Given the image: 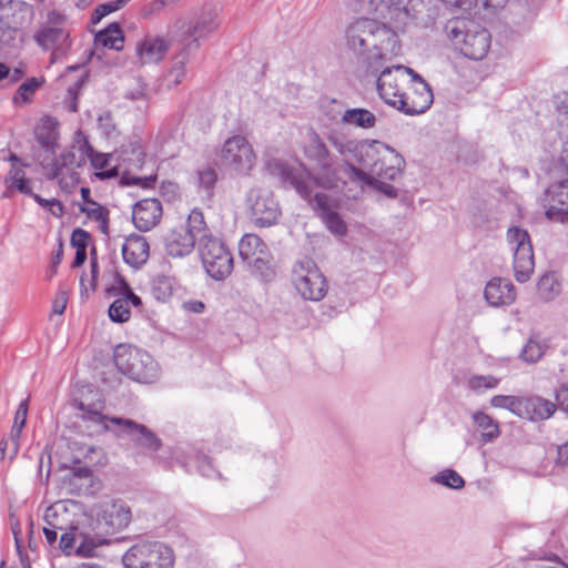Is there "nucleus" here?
Returning <instances> with one entry per match:
<instances>
[{"label": "nucleus", "mask_w": 568, "mask_h": 568, "mask_svg": "<svg viewBox=\"0 0 568 568\" xmlns=\"http://www.w3.org/2000/svg\"><path fill=\"white\" fill-rule=\"evenodd\" d=\"M556 405L542 397H524L523 416L530 420H544L554 415Z\"/></svg>", "instance_id": "393cba45"}, {"label": "nucleus", "mask_w": 568, "mask_h": 568, "mask_svg": "<svg viewBox=\"0 0 568 568\" xmlns=\"http://www.w3.org/2000/svg\"><path fill=\"white\" fill-rule=\"evenodd\" d=\"M138 348L128 345H118L114 349L113 359L116 368L124 375L129 374L131 363L134 362V356Z\"/></svg>", "instance_id": "f704fd0d"}, {"label": "nucleus", "mask_w": 568, "mask_h": 568, "mask_svg": "<svg viewBox=\"0 0 568 568\" xmlns=\"http://www.w3.org/2000/svg\"><path fill=\"white\" fill-rule=\"evenodd\" d=\"M34 201L44 209H50V206H57V211H53V215L55 217H61L64 213V207L62 203L57 199L47 200L41 197L39 194H31Z\"/></svg>", "instance_id": "864d4df0"}, {"label": "nucleus", "mask_w": 568, "mask_h": 568, "mask_svg": "<svg viewBox=\"0 0 568 568\" xmlns=\"http://www.w3.org/2000/svg\"><path fill=\"white\" fill-rule=\"evenodd\" d=\"M83 148H84V156L90 159L91 164L95 169L101 170L106 166L109 159L105 154L94 152L93 148L88 142L83 143Z\"/></svg>", "instance_id": "3c124183"}, {"label": "nucleus", "mask_w": 568, "mask_h": 568, "mask_svg": "<svg viewBox=\"0 0 568 568\" xmlns=\"http://www.w3.org/2000/svg\"><path fill=\"white\" fill-rule=\"evenodd\" d=\"M221 156L225 165L240 173H247L256 160L252 145L242 135L227 139L223 145Z\"/></svg>", "instance_id": "ddd939ff"}, {"label": "nucleus", "mask_w": 568, "mask_h": 568, "mask_svg": "<svg viewBox=\"0 0 568 568\" xmlns=\"http://www.w3.org/2000/svg\"><path fill=\"white\" fill-rule=\"evenodd\" d=\"M91 475H92V471L89 467H80L70 473L69 481H70V484H72V481L78 480V479H88L91 477Z\"/></svg>", "instance_id": "69168bd1"}, {"label": "nucleus", "mask_w": 568, "mask_h": 568, "mask_svg": "<svg viewBox=\"0 0 568 568\" xmlns=\"http://www.w3.org/2000/svg\"><path fill=\"white\" fill-rule=\"evenodd\" d=\"M376 121V115L373 112L362 108L347 109L341 118V122L345 125H354L366 130L373 129Z\"/></svg>", "instance_id": "a878e982"}, {"label": "nucleus", "mask_w": 568, "mask_h": 568, "mask_svg": "<svg viewBox=\"0 0 568 568\" xmlns=\"http://www.w3.org/2000/svg\"><path fill=\"white\" fill-rule=\"evenodd\" d=\"M41 85V81L37 78H30L26 82H23L17 90L14 95V101L19 98L22 99L23 102H29L34 94L36 90Z\"/></svg>", "instance_id": "a18cd8bd"}, {"label": "nucleus", "mask_w": 568, "mask_h": 568, "mask_svg": "<svg viewBox=\"0 0 568 568\" xmlns=\"http://www.w3.org/2000/svg\"><path fill=\"white\" fill-rule=\"evenodd\" d=\"M199 253L206 273L214 280L227 277L233 270V256L226 245L217 237L207 233L199 240Z\"/></svg>", "instance_id": "1a4fd4ad"}, {"label": "nucleus", "mask_w": 568, "mask_h": 568, "mask_svg": "<svg viewBox=\"0 0 568 568\" xmlns=\"http://www.w3.org/2000/svg\"><path fill=\"white\" fill-rule=\"evenodd\" d=\"M556 400L564 412L568 413V383L556 390Z\"/></svg>", "instance_id": "13d9d810"}, {"label": "nucleus", "mask_w": 568, "mask_h": 568, "mask_svg": "<svg viewBox=\"0 0 568 568\" xmlns=\"http://www.w3.org/2000/svg\"><path fill=\"white\" fill-rule=\"evenodd\" d=\"M453 45L462 54L473 60H481L490 47V34L479 24L463 19L449 20L445 27Z\"/></svg>", "instance_id": "39448f33"}, {"label": "nucleus", "mask_w": 568, "mask_h": 568, "mask_svg": "<svg viewBox=\"0 0 568 568\" xmlns=\"http://www.w3.org/2000/svg\"><path fill=\"white\" fill-rule=\"evenodd\" d=\"M508 240L511 244H515V277L518 282L524 283L529 280L535 266L529 234L523 229L511 227L508 231Z\"/></svg>", "instance_id": "f8f14e48"}, {"label": "nucleus", "mask_w": 568, "mask_h": 568, "mask_svg": "<svg viewBox=\"0 0 568 568\" xmlns=\"http://www.w3.org/2000/svg\"><path fill=\"white\" fill-rule=\"evenodd\" d=\"M109 316L115 323H124L130 320L131 311L128 298H118L109 307Z\"/></svg>", "instance_id": "58836bf2"}, {"label": "nucleus", "mask_w": 568, "mask_h": 568, "mask_svg": "<svg viewBox=\"0 0 568 568\" xmlns=\"http://www.w3.org/2000/svg\"><path fill=\"white\" fill-rule=\"evenodd\" d=\"M152 293L158 301H166L172 295V286L166 277H159L154 281Z\"/></svg>", "instance_id": "49530a36"}, {"label": "nucleus", "mask_w": 568, "mask_h": 568, "mask_svg": "<svg viewBox=\"0 0 568 568\" xmlns=\"http://www.w3.org/2000/svg\"><path fill=\"white\" fill-rule=\"evenodd\" d=\"M546 348L545 344L530 338L521 349L520 358L530 364L537 363L545 354Z\"/></svg>", "instance_id": "4c0bfd02"}, {"label": "nucleus", "mask_w": 568, "mask_h": 568, "mask_svg": "<svg viewBox=\"0 0 568 568\" xmlns=\"http://www.w3.org/2000/svg\"><path fill=\"white\" fill-rule=\"evenodd\" d=\"M406 84L407 77L404 75L403 65H397L394 69L385 68L377 79V91L387 104L399 109Z\"/></svg>", "instance_id": "4468645a"}, {"label": "nucleus", "mask_w": 568, "mask_h": 568, "mask_svg": "<svg viewBox=\"0 0 568 568\" xmlns=\"http://www.w3.org/2000/svg\"><path fill=\"white\" fill-rule=\"evenodd\" d=\"M75 406L79 410L83 412V419L94 423H103L105 420L115 425L116 428L112 429L104 424V429L110 430L118 438L129 437L133 445L140 449L149 453H156L162 447L160 437L143 424H139L133 419L123 417H108L85 406L82 402H77Z\"/></svg>", "instance_id": "7ed1b4c3"}, {"label": "nucleus", "mask_w": 568, "mask_h": 568, "mask_svg": "<svg viewBox=\"0 0 568 568\" xmlns=\"http://www.w3.org/2000/svg\"><path fill=\"white\" fill-rule=\"evenodd\" d=\"M121 283L123 285V297L122 298H128V304L131 303L132 305H134L136 307L141 306L142 305L141 298L132 292V290L130 288V286L123 278H121Z\"/></svg>", "instance_id": "e2e57ef3"}, {"label": "nucleus", "mask_w": 568, "mask_h": 568, "mask_svg": "<svg viewBox=\"0 0 568 568\" xmlns=\"http://www.w3.org/2000/svg\"><path fill=\"white\" fill-rule=\"evenodd\" d=\"M219 23L213 13L203 14L195 24L189 30L190 36H196L186 45L185 49L196 50L200 47L199 38H204L217 28Z\"/></svg>", "instance_id": "bb28decb"}, {"label": "nucleus", "mask_w": 568, "mask_h": 568, "mask_svg": "<svg viewBox=\"0 0 568 568\" xmlns=\"http://www.w3.org/2000/svg\"><path fill=\"white\" fill-rule=\"evenodd\" d=\"M559 168L568 173V141L562 145V150L559 156Z\"/></svg>", "instance_id": "774afa93"}, {"label": "nucleus", "mask_w": 568, "mask_h": 568, "mask_svg": "<svg viewBox=\"0 0 568 568\" xmlns=\"http://www.w3.org/2000/svg\"><path fill=\"white\" fill-rule=\"evenodd\" d=\"M27 415H28V400H23L20 403V405L16 412L14 422H13V426L11 429V438L16 445H17V440L20 438L21 432L26 425Z\"/></svg>", "instance_id": "79ce46f5"}, {"label": "nucleus", "mask_w": 568, "mask_h": 568, "mask_svg": "<svg viewBox=\"0 0 568 568\" xmlns=\"http://www.w3.org/2000/svg\"><path fill=\"white\" fill-rule=\"evenodd\" d=\"M346 47L366 71L375 73L400 52L397 32L386 23L362 18L346 29Z\"/></svg>", "instance_id": "f257e3e1"}, {"label": "nucleus", "mask_w": 568, "mask_h": 568, "mask_svg": "<svg viewBox=\"0 0 568 568\" xmlns=\"http://www.w3.org/2000/svg\"><path fill=\"white\" fill-rule=\"evenodd\" d=\"M557 122L561 140L568 141V94L557 103Z\"/></svg>", "instance_id": "a19ab883"}, {"label": "nucleus", "mask_w": 568, "mask_h": 568, "mask_svg": "<svg viewBox=\"0 0 568 568\" xmlns=\"http://www.w3.org/2000/svg\"><path fill=\"white\" fill-rule=\"evenodd\" d=\"M89 241H90V234L87 231H84L82 229H75L72 232L71 244L77 250H87Z\"/></svg>", "instance_id": "5fc2aeb1"}, {"label": "nucleus", "mask_w": 568, "mask_h": 568, "mask_svg": "<svg viewBox=\"0 0 568 568\" xmlns=\"http://www.w3.org/2000/svg\"><path fill=\"white\" fill-rule=\"evenodd\" d=\"M490 405L496 408H506L513 414L521 417L524 397L508 396V395H496L491 397Z\"/></svg>", "instance_id": "e433bc0d"}, {"label": "nucleus", "mask_w": 568, "mask_h": 568, "mask_svg": "<svg viewBox=\"0 0 568 568\" xmlns=\"http://www.w3.org/2000/svg\"><path fill=\"white\" fill-rule=\"evenodd\" d=\"M206 231L204 215L199 210H193L185 224L173 229L164 240V247L168 255L183 257L189 255L195 245L196 239Z\"/></svg>", "instance_id": "6e6552de"}, {"label": "nucleus", "mask_w": 568, "mask_h": 568, "mask_svg": "<svg viewBox=\"0 0 568 568\" xmlns=\"http://www.w3.org/2000/svg\"><path fill=\"white\" fill-rule=\"evenodd\" d=\"M538 295L544 301L554 300L560 292V283L555 274L547 273L540 277L537 284Z\"/></svg>", "instance_id": "72a5a7b5"}, {"label": "nucleus", "mask_w": 568, "mask_h": 568, "mask_svg": "<svg viewBox=\"0 0 568 568\" xmlns=\"http://www.w3.org/2000/svg\"><path fill=\"white\" fill-rule=\"evenodd\" d=\"M251 216L257 226L266 227L276 223L281 212L273 195L261 189H252L248 193Z\"/></svg>", "instance_id": "2eb2a0df"}, {"label": "nucleus", "mask_w": 568, "mask_h": 568, "mask_svg": "<svg viewBox=\"0 0 568 568\" xmlns=\"http://www.w3.org/2000/svg\"><path fill=\"white\" fill-rule=\"evenodd\" d=\"M124 568H172L174 554L160 541L140 540L122 556Z\"/></svg>", "instance_id": "0eeeda50"}, {"label": "nucleus", "mask_w": 568, "mask_h": 568, "mask_svg": "<svg viewBox=\"0 0 568 568\" xmlns=\"http://www.w3.org/2000/svg\"><path fill=\"white\" fill-rule=\"evenodd\" d=\"M265 251L266 244L255 234L244 235L239 243V253L243 261L264 254Z\"/></svg>", "instance_id": "473e14b6"}, {"label": "nucleus", "mask_w": 568, "mask_h": 568, "mask_svg": "<svg viewBox=\"0 0 568 568\" xmlns=\"http://www.w3.org/2000/svg\"><path fill=\"white\" fill-rule=\"evenodd\" d=\"M326 140L343 158L353 154L363 169L369 170V175H374V169L381 162V159L388 160L390 163L395 162L392 148L377 140H351L336 131H331Z\"/></svg>", "instance_id": "20e7f679"}, {"label": "nucleus", "mask_w": 568, "mask_h": 568, "mask_svg": "<svg viewBox=\"0 0 568 568\" xmlns=\"http://www.w3.org/2000/svg\"><path fill=\"white\" fill-rule=\"evenodd\" d=\"M435 480L453 489H462L465 486V480L463 477L453 469H447L439 473L435 477Z\"/></svg>", "instance_id": "37998d69"}, {"label": "nucleus", "mask_w": 568, "mask_h": 568, "mask_svg": "<svg viewBox=\"0 0 568 568\" xmlns=\"http://www.w3.org/2000/svg\"><path fill=\"white\" fill-rule=\"evenodd\" d=\"M556 462L558 465L568 466V442L558 447Z\"/></svg>", "instance_id": "338daca9"}, {"label": "nucleus", "mask_w": 568, "mask_h": 568, "mask_svg": "<svg viewBox=\"0 0 568 568\" xmlns=\"http://www.w3.org/2000/svg\"><path fill=\"white\" fill-rule=\"evenodd\" d=\"M545 203L548 205L546 215L556 222L568 221V179L554 182L545 193Z\"/></svg>", "instance_id": "f3484780"}, {"label": "nucleus", "mask_w": 568, "mask_h": 568, "mask_svg": "<svg viewBox=\"0 0 568 568\" xmlns=\"http://www.w3.org/2000/svg\"><path fill=\"white\" fill-rule=\"evenodd\" d=\"M124 36L118 23H111L95 36V43L116 51L123 48Z\"/></svg>", "instance_id": "2f4dec72"}, {"label": "nucleus", "mask_w": 568, "mask_h": 568, "mask_svg": "<svg viewBox=\"0 0 568 568\" xmlns=\"http://www.w3.org/2000/svg\"><path fill=\"white\" fill-rule=\"evenodd\" d=\"M399 109L406 114H419L425 112L433 103V92L426 82H422V87L405 92L402 98Z\"/></svg>", "instance_id": "412c9836"}, {"label": "nucleus", "mask_w": 568, "mask_h": 568, "mask_svg": "<svg viewBox=\"0 0 568 568\" xmlns=\"http://www.w3.org/2000/svg\"><path fill=\"white\" fill-rule=\"evenodd\" d=\"M68 38L69 33L65 29L60 27H47L36 36V41L45 50L53 48L62 49Z\"/></svg>", "instance_id": "cd10ccee"}, {"label": "nucleus", "mask_w": 568, "mask_h": 568, "mask_svg": "<svg viewBox=\"0 0 568 568\" xmlns=\"http://www.w3.org/2000/svg\"><path fill=\"white\" fill-rule=\"evenodd\" d=\"M484 295L489 305L498 307L511 304L516 290L510 281L495 277L487 283Z\"/></svg>", "instance_id": "aec40b11"}, {"label": "nucleus", "mask_w": 568, "mask_h": 568, "mask_svg": "<svg viewBox=\"0 0 568 568\" xmlns=\"http://www.w3.org/2000/svg\"><path fill=\"white\" fill-rule=\"evenodd\" d=\"M74 541L75 538L72 532H64L60 538V549L65 554H70L74 548Z\"/></svg>", "instance_id": "bf43d9fd"}, {"label": "nucleus", "mask_w": 568, "mask_h": 568, "mask_svg": "<svg viewBox=\"0 0 568 568\" xmlns=\"http://www.w3.org/2000/svg\"><path fill=\"white\" fill-rule=\"evenodd\" d=\"M170 48V42L159 37H146L138 47V55L142 64L160 62Z\"/></svg>", "instance_id": "b1692460"}, {"label": "nucleus", "mask_w": 568, "mask_h": 568, "mask_svg": "<svg viewBox=\"0 0 568 568\" xmlns=\"http://www.w3.org/2000/svg\"><path fill=\"white\" fill-rule=\"evenodd\" d=\"M367 175L372 180V182L371 183L364 182L365 184L372 185V186L378 189L381 192H383L388 197L397 196V190L393 185L385 183L383 181H379L378 179L374 178L373 175H369L368 173H367Z\"/></svg>", "instance_id": "6e6d98bb"}, {"label": "nucleus", "mask_w": 568, "mask_h": 568, "mask_svg": "<svg viewBox=\"0 0 568 568\" xmlns=\"http://www.w3.org/2000/svg\"><path fill=\"white\" fill-rule=\"evenodd\" d=\"M57 124L58 123L54 119L45 118L36 128V139L40 143V145L47 151H54V146L57 144L58 139Z\"/></svg>", "instance_id": "c85d7f7f"}, {"label": "nucleus", "mask_w": 568, "mask_h": 568, "mask_svg": "<svg viewBox=\"0 0 568 568\" xmlns=\"http://www.w3.org/2000/svg\"><path fill=\"white\" fill-rule=\"evenodd\" d=\"M392 155L395 156V162L390 163L388 160L381 159V162L374 169V175L384 180H395L403 171L405 165L404 158L392 148Z\"/></svg>", "instance_id": "c756f323"}, {"label": "nucleus", "mask_w": 568, "mask_h": 568, "mask_svg": "<svg viewBox=\"0 0 568 568\" xmlns=\"http://www.w3.org/2000/svg\"><path fill=\"white\" fill-rule=\"evenodd\" d=\"M82 212H84L90 219H93L95 221L103 220L109 215L108 209L100 205L97 202H89V204L83 205L80 207Z\"/></svg>", "instance_id": "603ef678"}, {"label": "nucleus", "mask_w": 568, "mask_h": 568, "mask_svg": "<svg viewBox=\"0 0 568 568\" xmlns=\"http://www.w3.org/2000/svg\"><path fill=\"white\" fill-rule=\"evenodd\" d=\"M282 173L285 180L296 190V192L308 201L311 206L320 212V216L326 227L335 235L343 236L347 232L346 223L339 214L333 209L331 197L325 193H316L312 196L311 186L290 168L283 166Z\"/></svg>", "instance_id": "423d86ee"}, {"label": "nucleus", "mask_w": 568, "mask_h": 568, "mask_svg": "<svg viewBox=\"0 0 568 568\" xmlns=\"http://www.w3.org/2000/svg\"><path fill=\"white\" fill-rule=\"evenodd\" d=\"M97 544L92 540H83L75 549L77 555L83 557H92L94 555V549Z\"/></svg>", "instance_id": "680f3d73"}, {"label": "nucleus", "mask_w": 568, "mask_h": 568, "mask_svg": "<svg viewBox=\"0 0 568 568\" xmlns=\"http://www.w3.org/2000/svg\"><path fill=\"white\" fill-rule=\"evenodd\" d=\"M90 265H91L90 286H91L92 291H95V288H97V278H98V274H99V265H98V261H97L95 248H93L91 251Z\"/></svg>", "instance_id": "052dcab7"}, {"label": "nucleus", "mask_w": 568, "mask_h": 568, "mask_svg": "<svg viewBox=\"0 0 568 568\" xmlns=\"http://www.w3.org/2000/svg\"><path fill=\"white\" fill-rule=\"evenodd\" d=\"M190 49H183L176 57L175 62L170 69L166 80L168 87H176L179 85L185 78V62L187 60V51Z\"/></svg>", "instance_id": "c9c22d12"}, {"label": "nucleus", "mask_w": 568, "mask_h": 568, "mask_svg": "<svg viewBox=\"0 0 568 568\" xmlns=\"http://www.w3.org/2000/svg\"><path fill=\"white\" fill-rule=\"evenodd\" d=\"M128 376L140 383H152L158 377V365L148 353L138 349Z\"/></svg>", "instance_id": "5701e85b"}, {"label": "nucleus", "mask_w": 568, "mask_h": 568, "mask_svg": "<svg viewBox=\"0 0 568 568\" xmlns=\"http://www.w3.org/2000/svg\"><path fill=\"white\" fill-rule=\"evenodd\" d=\"M131 520V508L121 499L108 500L99 506L98 521L106 532L123 530Z\"/></svg>", "instance_id": "dca6fc26"}, {"label": "nucleus", "mask_w": 568, "mask_h": 568, "mask_svg": "<svg viewBox=\"0 0 568 568\" xmlns=\"http://www.w3.org/2000/svg\"><path fill=\"white\" fill-rule=\"evenodd\" d=\"M85 82V77L78 79L72 85L69 87L67 98L64 100L65 108L70 112L78 111V97Z\"/></svg>", "instance_id": "c03bdc74"}, {"label": "nucleus", "mask_w": 568, "mask_h": 568, "mask_svg": "<svg viewBox=\"0 0 568 568\" xmlns=\"http://www.w3.org/2000/svg\"><path fill=\"white\" fill-rule=\"evenodd\" d=\"M304 155L313 164L311 176L320 187L331 190L348 182H372L363 169L354 166L346 158L337 161L324 140L313 130L308 133Z\"/></svg>", "instance_id": "f03ea898"}, {"label": "nucleus", "mask_w": 568, "mask_h": 568, "mask_svg": "<svg viewBox=\"0 0 568 568\" xmlns=\"http://www.w3.org/2000/svg\"><path fill=\"white\" fill-rule=\"evenodd\" d=\"M200 184L205 189H211L216 182V173L212 169H205L199 174Z\"/></svg>", "instance_id": "4d7b16f0"}, {"label": "nucleus", "mask_w": 568, "mask_h": 568, "mask_svg": "<svg viewBox=\"0 0 568 568\" xmlns=\"http://www.w3.org/2000/svg\"><path fill=\"white\" fill-rule=\"evenodd\" d=\"M499 384V379L491 376H473L468 381V385L473 390H479L480 388H494Z\"/></svg>", "instance_id": "8fccbe9b"}, {"label": "nucleus", "mask_w": 568, "mask_h": 568, "mask_svg": "<svg viewBox=\"0 0 568 568\" xmlns=\"http://www.w3.org/2000/svg\"><path fill=\"white\" fill-rule=\"evenodd\" d=\"M85 163L83 145L75 148L71 146L54 159L52 162L45 164L41 162L42 168L47 171L48 179L58 180L59 185L63 190H70L79 183V173L75 168H80Z\"/></svg>", "instance_id": "9d476101"}, {"label": "nucleus", "mask_w": 568, "mask_h": 568, "mask_svg": "<svg viewBox=\"0 0 568 568\" xmlns=\"http://www.w3.org/2000/svg\"><path fill=\"white\" fill-rule=\"evenodd\" d=\"M149 243L145 237L131 234L122 245L123 260L130 266L138 268L149 258Z\"/></svg>", "instance_id": "4be33fe9"}, {"label": "nucleus", "mask_w": 568, "mask_h": 568, "mask_svg": "<svg viewBox=\"0 0 568 568\" xmlns=\"http://www.w3.org/2000/svg\"><path fill=\"white\" fill-rule=\"evenodd\" d=\"M292 283L301 296L308 301H321L327 293V282L311 258L297 261L292 270Z\"/></svg>", "instance_id": "9b49d317"}, {"label": "nucleus", "mask_w": 568, "mask_h": 568, "mask_svg": "<svg viewBox=\"0 0 568 568\" xmlns=\"http://www.w3.org/2000/svg\"><path fill=\"white\" fill-rule=\"evenodd\" d=\"M126 2L128 0H115L100 4L94 11V17L92 18V21L97 22L101 20L103 17L110 14L111 12L121 9Z\"/></svg>", "instance_id": "09e8293b"}, {"label": "nucleus", "mask_w": 568, "mask_h": 568, "mask_svg": "<svg viewBox=\"0 0 568 568\" xmlns=\"http://www.w3.org/2000/svg\"><path fill=\"white\" fill-rule=\"evenodd\" d=\"M475 425L481 430V440L490 443L500 435L499 424L491 416L484 412H476L473 415Z\"/></svg>", "instance_id": "7c9ffc66"}, {"label": "nucleus", "mask_w": 568, "mask_h": 568, "mask_svg": "<svg viewBox=\"0 0 568 568\" xmlns=\"http://www.w3.org/2000/svg\"><path fill=\"white\" fill-rule=\"evenodd\" d=\"M17 191L19 193L31 195L32 189H31V180L27 176L18 179L13 183L7 185V190L3 193V197H10L12 193Z\"/></svg>", "instance_id": "de8ad7c7"}, {"label": "nucleus", "mask_w": 568, "mask_h": 568, "mask_svg": "<svg viewBox=\"0 0 568 568\" xmlns=\"http://www.w3.org/2000/svg\"><path fill=\"white\" fill-rule=\"evenodd\" d=\"M374 6L375 11L383 19L388 20L394 24V28L399 29L407 23L409 11L408 4L412 0H369Z\"/></svg>", "instance_id": "6ab92c4d"}, {"label": "nucleus", "mask_w": 568, "mask_h": 568, "mask_svg": "<svg viewBox=\"0 0 568 568\" xmlns=\"http://www.w3.org/2000/svg\"><path fill=\"white\" fill-rule=\"evenodd\" d=\"M24 176H26V173L22 170V168H19L17 165L12 164L10 171L8 172V174H7L6 179H4L6 186L11 184V183H13L18 179H21V178H24Z\"/></svg>", "instance_id": "0e129e2a"}, {"label": "nucleus", "mask_w": 568, "mask_h": 568, "mask_svg": "<svg viewBox=\"0 0 568 568\" xmlns=\"http://www.w3.org/2000/svg\"><path fill=\"white\" fill-rule=\"evenodd\" d=\"M162 217V205L158 199H143L136 202L132 210V221L142 232L152 230Z\"/></svg>", "instance_id": "a211bd4d"}, {"label": "nucleus", "mask_w": 568, "mask_h": 568, "mask_svg": "<svg viewBox=\"0 0 568 568\" xmlns=\"http://www.w3.org/2000/svg\"><path fill=\"white\" fill-rule=\"evenodd\" d=\"M246 262L252 267L253 272L261 276L263 280H270L274 275V272L270 265V260L266 256V252Z\"/></svg>", "instance_id": "ea45409f"}]
</instances>
